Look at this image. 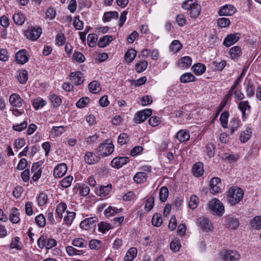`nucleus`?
Masks as SVG:
<instances>
[{
  "label": "nucleus",
  "mask_w": 261,
  "mask_h": 261,
  "mask_svg": "<svg viewBox=\"0 0 261 261\" xmlns=\"http://www.w3.org/2000/svg\"><path fill=\"white\" fill-rule=\"evenodd\" d=\"M243 195V191L241 188H231L227 193L228 202L231 205H234L242 199Z\"/></svg>",
  "instance_id": "f257e3e1"
},
{
  "label": "nucleus",
  "mask_w": 261,
  "mask_h": 261,
  "mask_svg": "<svg viewBox=\"0 0 261 261\" xmlns=\"http://www.w3.org/2000/svg\"><path fill=\"white\" fill-rule=\"evenodd\" d=\"M208 206L211 212L217 215H221L224 212L223 203L218 199H214L210 201Z\"/></svg>",
  "instance_id": "f03ea898"
},
{
  "label": "nucleus",
  "mask_w": 261,
  "mask_h": 261,
  "mask_svg": "<svg viewBox=\"0 0 261 261\" xmlns=\"http://www.w3.org/2000/svg\"><path fill=\"white\" fill-rule=\"evenodd\" d=\"M114 145L111 143L105 142L101 144L97 148L101 155L106 156L111 154L114 151Z\"/></svg>",
  "instance_id": "7ed1b4c3"
},
{
  "label": "nucleus",
  "mask_w": 261,
  "mask_h": 261,
  "mask_svg": "<svg viewBox=\"0 0 261 261\" xmlns=\"http://www.w3.org/2000/svg\"><path fill=\"white\" fill-rule=\"evenodd\" d=\"M42 33V30L40 28H30L25 32L24 34L28 39L32 40H36Z\"/></svg>",
  "instance_id": "20e7f679"
},
{
  "label": "nucleus",
  "mask_w": 261,
  "mask_h": 261,
  "mask_svg": "<svg viewBox=\"0 0 261 261\" xmlns=\"http://www.w3.org/2000/svg\"><path fill=\"white\" fill-rule=\"evenodd\" d=\"M152 114V110L149 109H145L141 111L138 112L135 115V121L140 123L144 121Z\"/></svg>",
  "instance_id": "39448f33"
},
{
  "label": "nucleus",
  "mask_w": 261,
  "mask_h": 261,
  "mask_svg": "<svg viewBox=\"0 0 261 261\" xmlns=\"http://www.w3.org/2000/svg\"><path fill=\"white\" fill-rule=\"evenodd\" d=\"M210 191L215 194L220 192L221 188V179L219 177L212 178L210 182Z\"/></svg>",
  "instance_id": "423d86ee"
},
{
  "label": "nucleus",
  "mask_w": 261,
  "mask_h": 261,
  "mask_svg": "<svg viewBox=\"0 0 261 261\" xmlns=\"http://www.w3.org/2000/svg\"><path fill=\"white\" fill-rule=\"evenodd\" d=\"M238 109L241 111L243 120L244 121L250 112L251 106L248 101H241L238 104Z\"/></svg>",
  "instance_id": "0eeeda50"
},
{
  "label": "nucleus",
  "mask_w": 261,
  "mask_h": 261,
  "mask_svg": "<svg viewBox=\"0 0 261 261\" xmlns=\"http://www.w3.org/2000/svg\"><path fill=\"white\" fill-rule=\"evenodd\" d=\"M9 102L12 107L16 108L21 107L24 102V100L17 93H13L10 96Z\"/></svg>",
  "instance_id": "6e6552de"
},
{
  "label": "nucleus",
  "mask_w": 261,
  "mask_h": 261,
  "mask_svg": "<svg viewBox=\"0 0 261 261\" xmlns=\"http://www.w3.org/2000/svg\"><path fill=\"white\" fill-rule=\"evenodd\" d=\"M129 162V158L127 156L116 157L111 162L113 167L119 169Z\"/></svg>",
  "instance_id": "1a4fd4ad"
},
{
  "label": "nucleus",
  "mask_w": 261,
  "mask_h": 261,
  "mask_svg": "<svg viewBox=\"0 0 261 261\" xmlns=\"http://www.w3.org/2000/svg\"><path fill=\"white\" fill-rule=\"evenodd\" d=\"M240 257V254L234 250H225L223 254V259L225 261H236Z\"/></svg>",
  "instance_id": "9d476101"
},
{
  "label": "nucleus",
  "mask_w": 261,
  "mask_h": 261,
  "mask_svg": "<svg viewBox=\"0 0 261 261\" xmlns=\"http://www.w3.org/2000/svg\"><path fill=\"white\" fill-rule=\"evenodd\" d=\"M240 38V34L239 33L231 34L228 35L224 40L223 45L229 47L237 42Z\"/></svg>",
  "instance_id": "9b49d317"
},
{
  "label": "nucleus",
  "mask_w": 261,
  "mask_h": 261,
  "mask_svg": "<svg viewBox=\"0 0 261 261\" xmlns=\"http://www.w3.org/2000/svg\"><path fill=\"white\" fill-rule=\"evenodd\" d=\"M236 11V8L231 5H226L221 8L218 12L220 16H231Z\"/></svg>",
  "instance_id": "f8f14e48"
},
{
  "label": "nucleus",
  "mask_w": 261,
  "mask_h": 261,
  "mask_svg": "<svg viewBox=\"0 0 261 261\" xmlns=\"http://www.w3.org/2000/svg\"><path fill=\"white\" fill-rule=\"evenodd\" d=\"M67 167L65 163H61L56 166L54 170V175L56 177H61L65 174Z\"/></svg>",
  "instance_id": "ddd939ff"
},
{
  "label": "nucleus",
  "mask_w": 261,
  "mask_h": 261,
  "mask_svg": "<svg viewBox=\"0 0 261 261\" xmlns=\"http://www.w3.org/2000/svg\"><path fill=\"white\" fill-rule=\"evenodd\" d=\"M85 162L89 165H92L98 163L100 161V157L96 155L92 152L87 151L85 155Z\"/></svg>",
  "instance_id": "4468645a"
},
{
  "label": "nucleus",
  "mask_w": 261,
  "mask_h": 261,
  "mask_svg": "<svg viewBox=\"0 0 261 261\" xmlns=\"http://www.w3.org/2000/svg\"><path fill=\"white\" fill-rule=\"evenodd\" d=\"M198 223L200 229L203 231L207 232L212 230L213 226L206 218H199L198 219Z\"/></svg>",
  "instance_id": "2eb2a0df"
},
{
  "label": "nucleus",
  "mask_w": 261,
  "mask_h": 261,
  "mask_svg": "<svg viewBox=\"0 0 261 261\" xmlns=\"http://www.w3.org/2000/svg\"><path fill=\"white\" fill-rule=\"evenodd\" d=\"M15 59L17 63L23 64L29 60L27 51L25 49H21L18 51L15 55Z\"/></svg>",
  "instance_id": "dca6fc26"
},
{
  "label": "nucleus",
  "mask_w": 261,
  "mask_h": 261,
  "mask_svg": "<svg viewBox=\"0 0 261 261\" xmlns=\"http://www.w3.org/2000/svg\"><path fill=\"white\" fill-rule=\"evenodd\" d=\"M70 76L72 82L77 85H80L84 82V75L80 71L72 72Z\"/></svg>",
  "instance_id": "f3484780"
},
{
  "label": "nucleus",
  "mask_w": 261,
  "mask_h": 261,
  "mask_svg": "<svg viewBox=\"0 0 261 261\" xmlns=\"http://www.w3.org/2000/svg\"><path fill=\"white\" fill-rule=\"evenodd\" d=\"M192 59L189 56L181 58L178 61L177 65L180 68L185 69L189 68L192 64Z\"/></svg>",
  "instance_id": "a211bd4d"
},
{
  "label": "nucleus",
  "mask_w": 261,
  "mask_h": 261,
  "mask_svg": "<svg viewBox=\"0 0 261 261\" xmlns=\"http://www.w3.org/2000/svg\"><path fill=\"white\" fill-rule=\"evenodd\" d=\"M98 218L96 217H90L83 220L80 223V227L82 229H88V227L97 222Z\"/></svg>",
  "instance_id": "6ab92c4d"
},
{
  "label": "nucleus",
  "mask_w": 261,
  "mask_h": 261,
  "mask_svg": "<svg viewBox=\"0 0 261 261\" xmlns=\"http://www.w3.org/2000/svg\"><path fill=\"white\" fill-rule=\"evenodd\" d=\"M113 40V36L112 35H106L101 37L97 45L99 47L103 48L106 47L110 44V42Z\"/></svg>",
  "instance_id": "aec40b11"
},
{
  "label": "nucleus",
  "mask_w": 261,
  "mask_h": 261,
  "mask_svg": "<svg viewBox=\"0 0 261 261\" xmlns=\"http://www.w3.org/2000/svg\"><path fill=\"white\" fill-rule=\"evenodd\" d=\"M203 165L201 163H195L192 167V172L196 177H199L203 174Z\"/></svg>",
  "instance_id": "412c9836"
},
{
  "label": "nucleus",
  "mask_w": 261,
  "mask_h": 261,
  "mask_svg": "<svg viewBox=\"0 0 261 261\" xmlns=\"http://www.w3.org/2000/svg\"><path fill=\"white\" fill-rule=\"evenodd\" d=\"M137 254V249L135 247L130 248L127 252L124 258V261H133Z\"/></svg>",
  "instance_id": "4be33fe9"
},
{
  "label": "nucleus",
  "mask_w": 261,
  "mask_h": 261,
  "mask_svg": "<svg viewBox=\"0 0 261 261\" xmlns=\"http://www.w3.org/2000/svg\"><path fill=\"white\" fill-rule=\"evenodd\" d=\"M229 53L232 59H236L241 56L242 53L240 46H235L229 49Z\"/></svg>",
  "instance_id": "5701e85b"
},
{
  "label": "nucleus",
  "mask_w": 261,
  "mask_h": 261,
  "mask_svg": "<svg viewBox=\"0 0 261 261\" xmlns=\"http://www.w3.org/2000/svg\"><path fill=\"white\" fill-rule=\"evenodd\" d=\"M10 220L13 223H17L20 221L19 213L16 207H13L11 210Z\"/></svg>",
  "instance_id": "b1692460"
},
{
  "label": "nucleus",
  "mask_w": 261,
  "mask_h": 261,
  "mask_svg": "<svg viewBox=\"0 0 261 261\" xmlns=\"http://www.w3.org/2000/svg\"><path fill=\"white\" fill-rule=\"evenodd\" d=\"M192 69L195 74L199 75L205 71L206 67L203 64L197 63L192 66Z\"/></svg>",
  "instance_id": "393cba45"
},
{
  "label": "nucleus",
  "mask_w": 261,
  "mask_h": 261,
  "mask_svg": "<svg viewBox=\"0 0 261 261\" xmlns=\"http://www.w3.org/2000/svg\"><path fill=\"white\" fill-rule=\"evenodd\" d=\"M147 178V173L144 172H139L134 176L135 182L138 184L144 182Z\"/></svg>",
  "instance_id": "a878e982"
},
{
  "label": "nucleus",
  "mask_w": 261,
  "mask_h": 261,
  "mask_svg": "<svg viewBox=\"0 0 261 261\" xmlns=\"http://www.w3.org/2000/svg\"><path fill=\"white\" fill-rule=\"evenodd\" d=\"M252 134L251 128L247 127L246 129L244 130L240 135V139L243 143L246 142L250 138Z\"/></svg>",
  "instance_id": "bb28decb"
},
{
  "label": "nucleus",
  "mask_w": 261,
  "mask_h": 261,
  "mask_svg": "<svg viewBox=\"0 0 261 261\" xmlns=\"http://www.w3.org/2000/svg\"><path fill=\"white\" fill-rule=\"evenodd\" d=\"M137 51L133 48L129 49L125 54V60L128 63L132 62L135 58Z\"/></svg>",
  "instance_id": "cd10ccee"
},
{
  "label": "nucleus",
  "mask_w": 261,
  "mask_h": 261,
  "mask_svg": "<svg viewBox=\"0 0 261 261\" xmlns=\"http://www.w3.org/2000/svg\"><path fill=\"white\" fill-rule=\"evenodd\" d=\"M211 64V67L215 70L222 71L226 65V62L224 60H222L219 62L215 61L212 62Z\"/></svg>",
  "instance_id": "c85d7f7f"
},
{
  "label": "nucleus",
  "mask_w": 261,
  "mask_h": 261,
  "mask_svg": "<svg viewBox=\"0 0 261 261\" xmlns=\"http://www.w3.org/2000/svg\"><path fill=\"white\" fill-rule=\"evenodd\" d=\"M88 88L90 91L94 94L101 91L100 84L95 81L90 82L88 85Z\"/></svg>",
  "instance_id": "c756f323"
},
{
  "label": "nucleus",
  "mask_w": 261,
  "mask_h": 261,
  "mask_svg": "<svg viewBox=\"0 0 261 261\" xmlns=\"http://www.w3.org/2000/svg\"><path fill=\"white\" fill-rule=\"evenodd\" d=\"M196 80L195 77L190 72L185 73L181 75L180 77V81L183 83H187L191 82H194Z\"/></svg>",
  "instance_id": "7c9ffc66"
},
{
  "label": "nucleus",
  "mask_w": 261,
  "mask_h": 261,
  "mask_svg": "<svg viewBox=\"0 0 261 261\" xmlns=\"http://www.w3.org/2000/svg\"><path fill=\"white\" fill-rule=\"evenodd\" d=\"M112 190V185L108 184L106 186H100L99 188V196L103 197L107 196Z\"/></svg>",
  "instance_id": "2f4dec72"
},
{
  "label": "nucleus",
  "mask_w": 261,
  "mask_h": 261,
  "mask_svg": "<svg viewBox=\"0 0 261 261\" xmlns=\"http://www.w3.org/2000/svg\"><path fill=\"white\" fill-rule=\"evenodd\" d=\"M227 225L232 229H236L239 226V221L238 219L229 217L227 220Z\"/></svg>",
  "instance_id": "473e14b6"
},
{
  "label": "nucleus",
  "mask_w": 261,
  "mask_h": 261,
  "mask_svg": "<svg viewBox=\"0 0 261 261\" xmlns=\"http://www.w3.org/2000/svg\"><path fill=\"white\" fill-rule=\"evenodd\" d=\"M176 138L181 142H185L189 139L190 135L188 132L180 130L176 134Z\"/></svg>",
  "instance_id": "72a5a7b5"
},
{
  "label": "nucleus",
  "mask_w": 261,
  "mask_h": 261,
  "mask_svg": "<svg viewBox=\"0 0 261 261\" xmlns=\"http://www.w3.org/2000/svg\"><path fill=\"white\" fill-rule=\"evenodd\" d=\"M118 13L116 11L107 12L104 13L103 20L105 22L110 21L112 18H118Z\"/></svg>",
  "instance_id": "f704fd0d"
},
{
  "label": "nucleus",
  "mask_w": 261,
  "mask_h": 261,
  "mask_svg": "<svg viewBox=\"0 0 261 261\" xmlns=\"http://www.w3.org/2000/svg\"><path fill=\"white\" fill-rule=\"evenodd\" d=\"M14 21L18 25H22L25 19V16L23 14L21 13H15L13 16Z\"/></svg>",
  "instance_id": "c9c22d12"
},
{
  "label": "nucleus",
  "mask_w": 261,
  "mask_h": 261,
  "mask_svg": "<svg viewBox=\"0 0 261 261\" xmlns=\"http://www.w3.org/2000/svg\"><path fill=\"white\" fill-rule=\"evenodd\" d=\"M66 208L67 205L65 203L61 202L57 205L56 211L60 219L63 218V213H64Z\"/></svg>",
  "instance_id": "e433bc0d"
},
{
  "label": "nucleus",
  "mask_w": 261,
  "mask_h": 261,
  "mask_svg": "<svg viewBox=\"0 0 261 261\" xmlns=\"http://www.w3.org/2000/svg\"><path fill=\"white\" fill-rule=\"evenodd\" d=\"M148 63L145 60H141L135 65V70L138 73H141L146 70Z\"/></svg>",
  "instance_id": "4c0bfd02"
},
{
  "label": "nucleus",
  "mask_w": 261,
  "mask_h": 261,
  "mask_svg": "<svg viewBox=\"0 0 261 261\" xmlns=\"http://www.w3.org/2000/svg\"><path fill=\"white\" fill-rule=\"evenodd\" d=\"M88 244L87 240L83 238H76L72 241V245L80 248L86 247Z\"/></svg>",
  "instance_id": "58836bf2"
},
{
  "label": "nucleus",
  "mask_w": 261,
  "mask_h": 261,
  "mask_svg": "<svg viewBox=\"0 0 261 261\" xmlns=\"http://www.w3.org/2000/svg\"><path fill=\"white\" fill-rule=\"evenodd\" d=\"M49 98L53 107H59L62 102L61 99L59 97V96L54 94H50Z\"/></svg>",
  "instance_id": "ea45409f"
},
{
  "label": "nucleus",
  "mask_w": 261,
  "mask_h": 261,
  "mask_svg": "<svg viewBox=\"0 0 261 261\" xmlns=\"http://www.w3.org/2000/svg\"><path fill=\"white\" fill-rule=\"evenodd\" d=\"M197 0H187L182 4V7L186 10H191L198 5Z\"/></svg>",
  "instance_id": "a19ab883"
},
{
  "label": "nucleus",
  "mask_w": 261,
  "mask_h": 261,
  "mask_svg": "<svg viewBox=\"0 0 261 261\" xmlns=\"http://www.w3.org/2000/svg\"><path fill=\"white\" fill-rule=\"evenodd\" d=\"M160 200L162 202H165L169 195L168 189L166 187H162L161 188L159 192Z\"/></svg>",
  "instance_id": "79ce46f5"
},
{
  "label": "nucleus",
  "mask_w": 261,
  "mask_h": 261,
  "mask_svg": "<svg viewBox=\"0 0 261 261\" xmlns=\"http://www.w3.org/2000/svg\"><path fill=\"white\" fill-rule=\"evenodd\" d=\"M182 46V44L178 40H175L171 42L170 48L173 52L177 53L181 49Z\"/></svg>",
  "instance_id": "37998d69"
},
{
  "label": "nucleus",
  "mask_w": 261,
  "mask_h": 261,
  "mask_svg": "<svg viewBox=\"0 0 261 261\" xmlns=\"http://www.w3.org/2000/svg\"><path fill=\"white\" fill-rule=\"evenodd\" d=\"M46 104L45 100L38 97L34 99L33 106L35 110H38L40 108H42Z\"/></svg>",
  "instance_id": "c03bdc74"
},
{
  "label": "nucleus",
  "mask_w": 261,
  "mask_h": 261,
  "mask_svg": "<svg viewBox=\"0 0 261 261\" xmlns=\"http://www.w3.org/2000/svg\"><path fill=\"white\" fill-rule=\"evenodd\" d=\"M122 210V208L118 209L115 207L109 206L105 210L104 214L106 216L109 217L111 215H113L115 214L119 213Z\"/></svg>",
  "instance_id": "a18cd8bd"
},
{
  "label": "nucleus",
  "mask_w": 261,
  "mask_h": 261,
  "mask_svg": "<svg viewBox=\"0 0 261 261\" xmlns=\"http://www.w3.org/2000/svg\"><path fill=\"white\" fill-rule=\"evenodd\" d=\"M98 230L102 233H105L107 231L112 228V225L105 222H101L98 224Z\"/></svg>",
  "instance_id": "49530a36"
},
{
  "label": "nucleus",
  "mask_w": 261,
  "mask_h": 261,
  "mask_svg": "<svg viewBox=\"0 0 261 261\" xmlns=\"http://www.w3.org/2000/svg\"><path fill=\"white\" fill-rule=\"evenodd\" d=\"M20 239L19 237H15L12 240V242L10 244V247L12 248H15L17 250H20L22 249V245L20 242Z\"/></svg>",
  "instance_id": "de8ad7c7"
},
{
  "label": "nucleus",
  "mask_w": 261,
  "mask_h": 261,
  "mask_svg": "<svg viewBox=\"0 0 261 261\" xmlns=\"http://www.w3.org/2000/svg\"><path fill=\"white\" fill-rule=\"evenodd\" d=\"M163 222L162 216L160 214H155L152 218V224L156 227L160 226Z\"/></svg>",
  "instance_id": "09e8293b"
},
{
  "label": "nucleus",
  "mask_w": 261,
  "mask_h": 261,
  "mask_svg": "<svg viewBox=\"0 0 261 261\" xmlns=\"http://www.w3.org/2000/svg\"><path fill=\"white\" fill-rule=\"evenodd\" d=\"M66 251L69 255H81L83 253V250H79L72 246H68L66 248Z\"/></svg>",
  "instance_id": "8fccbe9b"
},
{
  "label": "nucleus",
  "mask_w": 261,
  "mask_h": 261,
  "mask_svg": "<svg viewBox=\"0 0 261 261\" xmlns=\"http://www.w3.org/2000/svg\"><path fill=\"white\" fill-rule=\"evenodd\" d=\"M73 177L72 176H67L64 178L61 181V186L64 188H67L70 186L72 181L73 180Z\"/></svg>",
  "instance_id": "3c124183"
},
{
  "label": "nucleus",
  "mask_w": 261,
  "mask_h": 261,
  "mask_svg": "<svg viewBox=\"0 0 261 261\" xmlns=\"http://www.w3.org/2000/svg\"><path fill=\"white\" fill-rule=\"evenodd\" d=\"M90 102V98L88 97H84L80 98L76 103V106L78 108L85 107Z\"/></svg>",
  "instance_id": "603ef678"
},
{
  "label": "nucleus",
  "mask_w": 261,
  "mask_h": 261,
  "mask_svg": "<svg viewBox=\"0 0 261 261\" xmlns=\"http://www.w3.org/2000/svg\"><path fill=\"white\" fill-rule=\"evenodd\" d=\"M48 201L47 195L44 193H40L38 197V203L40 206L44 205Z\"/></svg>",
  "instance_id": "864d4df0"
},
{
  "label": "nucleus",
  "mask_w": 261,
  "mask_h": 261,
  "mask_svg": "<svg viewBox=\"0 0 261 261\" xmlns=\"http://www.w3.org/2000/svg\"><path fill=\"white\" fill-rule=\"evenodd\" d=\"M28 78V72L25 70H22L21 72H19L17 76L18 81L22 84L27 82Z\"/></svg>",
  "instance_id": "5fc2aeb1"
},
{
  "label": "nucleus",
  "mask_w": 261,
  "mask_h": 261,
  "mask_svg": "<svg viewBox=\"0 0 261 261\" xmlns=\"http://www.w3.org/2000/svg\"><path fill=\"white\" fill-rule=\"evenodd\" d=\"M201 10V6L199 4L196 5V6L195 7H193L192 9H191V17L193 18L197 17L200 15Z\"/></svg>",
  "instance_id": "6e6d98bb"
},
{
  "label": "nucleus",
  "mask_w": 261,
  "mask_h": 261,
  "mask_svg": "<svg viewBox=\"0 0 261 261\" xmlns=\"http://www.w3.org/2000/svg\"><path fill=\"white\" fill-rule=\"evenodd\" d=\"M215 145L212 143H208L206 146V151L207 155L210 157L212 158L214 155L215 154Z\"/></svg>",
  "instance_id": "4d7b16f0"
},
{
  "label": "nucleus",
  "mask_w": 261,
  "mask_h": 261,
  "mask_svg": "<svg viewBox=\"0 0 261 261\" xmlns=\"http://www.w3.org/2000/svg\"><path fill=\"white\" fill-rule=\"evenodd\" d=\"M97 40V37L94 34H89L87 37V42L90 47L94 46L96 41Z\"/></svg>",
  "instance_id": "13d9d810"
},
{
  "label": "nucleus",
  "mask_w": 261,
  "mask_h": 261,
  "mask_svg": "<svg viewBox=\"0 0 261 261\" xmlns=\"http://www.w3.org/2000/svg\"><path fill=\"white\" fill-rule=\"evenodd\" d=\"M180 243L178 239L173 240L170 243V248L173 252H177L179 251L180 247Z\"/></svg>",
  "instance_id": "bf43d9fd"
},
{
  "label": "nucleus",
  "mask_w": 261,
  "mask_h": 261,
  "mask_svg": "<svg viewBox=\"0 0 261 261\" xmlns=\"http://www.w3.org/2000/svg\"><path fill=\"white\" fill-rule=\"evenodd\" d=\"M154 203V198L152 196L149 197L146 200V204L145 205V209L146 211H150L153 207Z\"/></svg>",
  "instance_id": "052dcab7"
},
{
  "label": "nucleus",
  "mask_w": 261,
  "mask_h": 261,
  "mask_svg": "<svg viewBox=\"0 0 261 261\" xmlns=\"http://www.w3.org/2000/svg\"><path fill=\"white\" fill-rule=\"evenodd\" d=\"M75 217V213L74 212H67V215L64 217V220L67 225H70Z\"/></svg>",
  "instance_id": "680f3d73"
},
{
  "label": "nucleus",
  "mask_w": 261,
  "mask_h": 261,
  "mask_svg": "<svg viewBox=\"0 0 261 261\" xmlns=\"http://www.w3.org/2000/svg\"><path fill=\"white\" fill-rule=\"evenodd\" d=\"M198 198L196 195H193L190 197V200L189 202V205L190 208L194 209L198 205Z\"/></svg>",
  "instance_id": "e2e57ef3"
},
{
  "label": "nucleus",
  "mask_w": 261,
  "mask_h": 261,
  "mask_svg": "<svg viewBox=\"0 0 261 261\" xmlns=\"http://www.w3.org/2000/svg\"><path fill=\"white\" fill-rule=\"evenodd\" d=\"M240 120L238 119L234 118L233 119L230 123V125L231 127L230 129V134L232 135L233 133L237 130L239 126Z\"/></svg>",
  "instance_id": "0e129e2a"
},
{
  "label": "nucleus",
  "mask_w": 261,
  "mask_h": 261,
  "mask_svg": "<svg viewBox=\"0 0 261 261\" xmlns=\"http://www.w3.org/2000/svg\"><path fill=\"white\" fill-rule=\"evenodd\" d=\"M37 224L40 227H44L45 225L46 221L45 217L42 214L38 215L35 218Z\"/></svg>",
  "instance_id": "69168bd1"
},
{
  "label": "nucleus",
  "mask_w": 261,
  "mask_h": 261,
  "mask_svg": "<svg viewBox=\"0 0 261 261\" xmlns=\"http://www.w3.org/2000/svg\"><path fill=\"white\" fill-rule=\"evenodd\" d=\"M252 227L259 229L261 228V216H256L251 222Z\"/></svg>",
  "instance_id": "338daca9"
},
{
  "label": "nucleus",
  "mask_w": 261,
  "mask_h": 261,
  "mask_svg": "<svg viewBox=\"0 0 261 261\" xmlns=\"http://www.w3.org/2000/svg\"><path fill=\"white\" fill-rule=\"evenodd\" d=\"M46 18L50 20L54 19L56 15V12L55 9L53 7L48 8L45 13Z\"/></svg>",
  "instance_id": "774afa93"
}]
</instances>
